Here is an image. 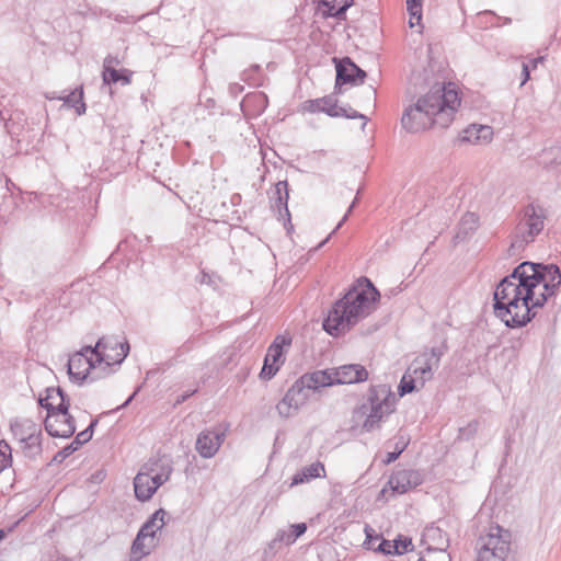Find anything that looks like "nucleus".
<instances>
[{
    "mask_svg": "<svg viewBox=\"0 0 561 561\" xmlns=\"http://www.w3.org/2000/svg\"><path fill=\"white\" fill-rule=\"evenodd\" d=\"M374 529L369 526H366L365 527V534H366V540H365V545L367 546L368 549H373L376 551V546H375V542L376 541H380V536L379 535H374Z\"/></svg>",
    "mask_w": 561,
    "mask_h": 561,
    "instance_id": "obj_41",
    "label": "nucleus"
},
{
    "mask_svg": "<svg viewBox=\"0 0 561 561\" xmlns=\"http://www.w3.org/2000/svg\"><path fill=\"white\" fill-rule=\"evenodd\" d=\"M165 516H167V512L163 508H159L141 526V528L139 529V533H142L148 538L152 539L154 537L156 533L158 530H160L164 526V524H165V520H164Z\"/></svg>",
    "mask_w": 561,
    "mask_h": 561,
    "instance_id": "obj_28",
    "label": "nucleus"
},
{
    "mask_svg": "<svg viewBox=\"0 0 561 561\" xmlns=\"http://www.w3.org/2000/svg\"><path fill=\"white\" fill-rule=\"evenodd\" d=\"M541 60H542V57H539V58L534 59V60H533V62H534V67H536V66H537V64H538L539 61H541Z\"/></svg>",
    "mask_w": 561,
    "mask_h": 561,
    "instance_id": "obj_49",
    "label": "nucleus"
},
{
    "mask_svg": "<svg viewBox=\"0 0 561 561\" xmlns=\"http://www.w3.org/2000/svg\"><path fill=\"white\" fill-rule=\"evenodd\" d=\"M59 100L64 101V105L68 107H73L78 115H82L85 113L87 106L83 102V90L82 88H77L65 96H59Z\"/></svg>",
    "mask_w": 561,
    "mask_h": 561,
    "instance_id": "obj_29",
    "label": "nucleus"
},
{
    "mask_svg": "<svg viewBox=\"0 0 561 561\" xmlns=\"http://www.w3.org/2000/svg\"><path fill=\"white\" fill-rule=\"evenodd\" d=\"M191 394H183L181 397V399L178 400V402H183L184 400H186V398H188Z\"/></svg>",
    "mask_w": 561,
    "mask_h": 561,
    "instance_id": "obj_48",
    "label": "nucleus"
},
{
    "mask_svg": "<svg viewBox=\"0 0 561 561\" xmlns=\"http://www.w3.org/2000/svg\"><path fill=\"white\" fill-rule=\"evenodd\" d=\"M378 290L365 278L337 300L323 321V329L333 336L350 331L375 309Z\"/></svg>",
    "mask_w": 561,
    "mask_h": 561,
    "instance_id": "obj_3",
    "label": "nucleus"
},
{
    "mask_svg": "<svg viewBox=\"0 0 561 561\" xmlns=\"http://www.w3.org/2000/svg\"><path fill=\"white\" fill-rule=\"evenodd\" d=\"M370 92L374 96L376 95V91L374 89H370Z\"/></svg>",
    "mask_w": 561,
    "mask_h": 561,
    "instance_id": "obj_51",
    "label": "nucleus"
},
{
    "mask_svg": "<svg viewBox=\"0 0 561 561\" xmlns=\"http://www.w3.org/2000/svg\"><path fill=\"white\" fill-rule=\"evenodd\" d=\"M159 486L160 484H158L156 479L145 470V466L142 465L134 479L136 497L142 502L148 501L152 497Z\"/></svg>",
    "mask_w": 561,
    "mask_h": 561,
    "instance_id": "obj_16",
    "label": "nucleus"
},
{
    "mask_svg": "<svg viewBox=\"0 0 561 561\" xmlns=\"http://www.w3.org/2000/svg\"><path fill=\"white\" fill-rule=\"evenodd\" d=\"M45 392V397L39 396L38 403L47 410V413H53L60 409L62 403H69L66 401L64 391L59 387L47 388Z\"/></svg>",
    "mask_w": 561,
    "mask_h": 561,
    "instance_id": "obj_26",
    "label": "nucleus"
},
{
    "mask_svg": "<svg viewBox=\"0 0 561 561\" xmlns=\"http://www.w3.org/2000/svg\"><path fill=\"white\" fill-rule=\"evenodd\" d=\"M299 380L311 393L321 387L332 386L334 383L333 370L331 373L318 370L311 374H305Z\"/></svg>",
    "mask_w": 561,
    "mask_h": 561,
    "instance_id": "obj_23",
    "label": "nucleus"
},
{
    "mask_svg": "<svg viewBox=\"0 0 561 561\" xmlns=\"http://www.w3.org/2000/svg\"><path fill=\"white\" fill-rule=\"evenodd\" d=\"M290 528H291V533L286 536L287 543L294 542L298 537L304 535L307 530V526L305 523L291 525Z\"/></svg>",
    "mask_w": 561,
    "mask_h": 561,
    "instance_id": "obj_40",
    "label": "nucleus"
},
{
    "mask_svg": "<svg viewBox=\"0 0 561 561\" xmlns=\"http://www.w3.org/2000/svg\"><path fill=\"white\" fill-rule=\"evenodd\" d=\"M479 217L474 213H466L460 220V228L456 234L457 239H466L478 228Z\"/></svg>",
    "mask_w": 561,
    "mask_h": 561,
    "instance_id": "obj_30",
    "label": "nucleus"
},
{
    "mask_svg": "<svg viewBox=\"0 0 561 561\" xmlns=\"http://www.w3.org/2000/svg\"><path fill=\"white\" fill-rule=\"evenodd\" d=\"M392 546L394 547L393 551L396 554H403L413 547L411 538L404 536H399L397 539L392 540Z\"/></svg>",
    "mask_w": 561,
    "mask_h": 561,
    "instance_id": "obj_38",
    "label": "nucleus"
},
{
    "mask_svg": "<svg viewBox=\"0 0 561 561\" xmlns=\"http://www.w3.org/2000/svg\"><path fill=\"white\" fill-rule=\"evenodd\" d=\"M333 378L334 383H356L365 381L368 378V373L359 364H348L334 369Z\"/></svg>",
    "mask_w": 561,
    "mask_h": 561,
    "instance_id": "obj_17",
    "label": "nucleus"
},
{
    "mask_svg": "<svg viewBox=\"0 0 561 561\" xmlns=\"http://www.w3.org/2000/svg\"><path fill=\"white\" fill-rule=\"evenodd\" d=\"M117 62V59L111 56L104 59L102 78L105 84L121 82L126 85L130 83L131 72L127 69L116 70L113 65Z\"/></svg>",
    "mask_w": 561,
    "mask_h": 561,
    "instance_id": "obj_20",
    "label": "nucleus"
},
{
    "mask_svg": "<svg viewBox=\"0 0 561 561\" xmlns=\"http://www.w3.org/2000/svg\"><path fill=\"white\" fill-rule=\"evenodd\" d=\"M135 394H136V392H134V393H133V394H131V396H130V397H129V398H128V399H127V400L122 404V407H121V408L126 407V405H127V404L133 400V398L135 397Z\"/></svg>",
    "mask_w": 561,
    "mask_h": 561,
    "instance_id": "obj_47",
    "label": "nucleus"
},
{
    "mask_svg": "<svg viewBox=\"0 0 561 561\" xmlns=\"http://www.w3.org/2000/svg\"><path fill=\"white\" fill-rule=\"evenodd\" d=\"M423 482V476L414 469H399L393 471L388 480V485L392 491L403 494L409 490L416 488Z\"/></svg>",
    "mask_w": 561,
    "mask_h": 561,
    "instance_id": "obj_13",
    "label": "nucleus"
},
{
    "mask_svg": "<svg viewBox=\"0 0 561 561\" xmlns=\"http://www.w3.org/2000/svg\"><path fill=\"white\" fill-rule=\"evenodd\" d=\"M146 538H148L146 535L138 531L136 538L133 541L130 551H131V556H133L134 560H136V561L140 560L142 557H145L149 553V550L147 549V547L145 545Z\"/></svg>",
    "mask_w": 561,
    "mask_h": 561,
    "instance_id": "obj_35",
    "label": "nucleus"
},
{
    "mask_svg": "<svg viewBox=\"0 0 561 561\" xmlns=\"http://www.w3.org/2000/svg\"><path fill=\"white\" fill-rule=\"evenodd\" d=\"M393 550H394V547L392 546V541L383 539L380 536V541L376 548V551L382 552L383 554L392 556V554H396Z\"/></svg>",
    "mask_w": 561,
    "mask_h": 561,
    "instance_id": "obj_42",
    "label": "nucleus"
},
{
    "mask_svg": "<svg viewBox=\"0 0 561 561\" xmlns=\"http://www.w3.org/2000/svg\"><path fill=\"white\" fill-rule=\"evenodd\" d=\"M299 407L295 405L293 396L287 390L284 398L277 403L276 410L282 417L288 419L298 413Z\"/></svg>",
    "mask_w": 561,
    "mask_h": 561,
    "instance_id": "obj_31",
    "label": "nucleus"
},
{
    "mask_svg": "<svg viewBox=\"0 0 561 561\" xmlns=\"http://www.w3.org/2000/svg\"><path fill=\"white\" fill-rule=\"evenodd\" d=\"M396 398L386 385L373 386L368 390L367 402L359 408L365 415L363 430L371 432L380 427V423L394 410Z\"/></svg>",
    "mask_w": 561,
    "mask_h": 561,
    "instance_id": "obj_5",
    "label": "nucleus"
},
{
    "mask_svg": "<svg viewBox=\"0 0 561 561\" xmlns=\"http://www.w3.org/2000/svg\"><path fill=\"white\" fill-rule=\"evenodd\" d=\"M288 183L287 181H278L275 184L273 196L271 197V207L274 211L278 213L279 219H287L289 221L290 214L288 210Z\"/></svg>",
    "mask_w": 561,
    "mask_h": 561,
    "instance_id": "obj_18",
    "label": "nucleus"
},
{
    "mask_svg": "<svg viewBox=\"0 0 561 561\" xmlns=\"http://www.w3.org/2000/svg\"><path fill=\"white\" fill-rule=\"evenodd\" d=\"M11 530L12 528H9L8 531L4 529H0V541L3 540L7 537L8 533H10Z\"/></svg>",
    "mask_w": 561,
    "mask_h": 561,
    "instance_id": "obj_46",
    "label": "nucleus"
},
{
    "mask_svg": "<svg viewBox=\"0 0 561 561\" xmlns=\"http://www.w3.org/2000/svg\"><path fill=\"white\" fill-rule=\"evenodd\" d=\"M492 136V127L488 125H471L462 131L460 141L470 142L473 145L488 144L491 141Z\"/></svg>",
    "mask_w": 561,
    "mask_h": 561,
    "instance_id": "obj_22",
    "label": "nucleus"
},
{
    "mask_svg": "<svg viewBox=\"0 0 561 561\" xmlns=\"http://www.w3.org/2000/svg\"><path fill=\"white\" fill-rule=\"evenodd\" d=\"M225 434L211 431L202 432L196 439V450L203 458L216 455L224 442Z\"/></svg>",
    "mask_w": 561,
    "mask_h": 561,
    "instance_id": "obj_15",
    "label": "nucleus"
},
{
    "mask_svg": "<svg viewBox=\"0 0 561 561\" xmlns=\"http://www.w3.org/2000/svg\"><path fill=\"white\" fill-rule=\"evenodd\" d=\"M291 339L289 336L278 335L274 342L268 346L267 353L264 358V364L260 373L263 379H271L276 375L280 365L284 363L283 348L289 346Z\"/></svg>",
    "mask_w": 561,
    "mask_h": 561,
    "instance_id": "obj_12",
    "label": "nucleus"
},
{
    "mask_svg": "<svg viewBox=\"0 0 561 561\" xmlns=\"http://www.w3.org/2000/svg\"><path fill=\"white\" fill-rule=\"evenodd\" d=\"M419 561H426V560H425V559H423V558H420V559H419Z\"/></svg>",
    "mask_w": 561,
    "mask_h": 561,
    "instance_id": "obj_52",
    "label": "nucleus"
},
{
    "mask_svg": "<svg viewBox=\"0 0 561 561\" xmlns=\"http://www.w3.org/2000/svg\"><path fill=\"white\" fill-rule=\"evenodd\" d=\"M325 477L324 465L320 461H316L307 467H304L297 472L291 480V486L301 483L310 482L313 479Z\"/></svg>",
    "mask_w": 561,
    "mask_h": 561,
    "instance_id": "obj_24",
    "label": "nucleus"
},
{
    "mask_svg": "<svg viewBox=\"0 0 561 561\" xmlns=\"http://www.w3.org/2000/svg\"><path fill=\"white\" fill-rule=\"evenodd\" d=\"M443 354V348L432 347L415 357L401 379L400 396L422 389L439 367Z\"/></svg>",
    "mask_w": 561,
    "mask_h": 561,
    "instance_id": "obj_4",
    "label": "nucleus"
},
{
    "mask_svg": "<svg viewBox=\"0 0 561 561\" xmlns=\"http://www.w3.org/2000/svg\"><path fill=\"white\" fill-rule=\"evenodd\" d=\"M478 426V422L473 421L470 422L467 427L460 428L461 438L469 439L470 437H472L477 433Z\"/></svg>",
    "mask_w": 561,
    "mask_h": 561,
    "instance_id": "obj_43",
    "label": "nucleus"
},
{
    "mask_svg": "<svg viewBox=\"0 0 561 561\" xmlns=\"http://www.w3.org/2000/svg\"><path fill=\"white\" fill-rule=\"evenodd\" d=\"M511 22H512V20H511L510 18H506V19L504 20V23H505V24H510Z\"/></svg>",
    "mask_w": 561,
    "mask_h": 561,
    "instance_id": "obj_50",
    "label": "nucleus"
},
{
    "mask_svg": "<svg viewBox=\"0 0 561 561\" xmlns=\"http://www.w3.org/2000/svg\"><path fill=\"white\" fill-rule=\"evenodd\" d=\"M10 428L13 436L20 443L25 440L32 433H35L38 426L30 419H14L10 423Z\"/></svg>",
    "mask_w": 561,
    "mask_h": 561,
    "instance_id": "obj_27",
    "label": "nucleus"
},
{
    "mask_svg": "<svg viewBox=\"0 0 561 561\" xmlns=\"http://www.w3.org/2000/svg\"><path fill=\"white\" fill-rule=\"evenodd\" d=\"M546 218L547 211L540 205L531 203L525 206L508 249L511 255L535 241L545 228Z\"/></svg>",
    "mask_w": 561,
    "mask_h": 561,
    "instance_id": "obj_6",
    "label": "nucleus"
},
{
    "mask_svg": "<svg viewBox=\"0 0 561 561\" xmlns=\"http://www.w3.org/2000/svg\"><path fill=\"white\" fill-rule=\"evenodd\" d=\"M402 451H403V448L399 449L398 451L389 453V454L387 455V460H386V462H387V463H390V462L394 461V460L399 457V455H400Z\"/></svg>",
    "mask_w": 561,
    "mask_h": 561,
    "instance_id": "obj_44",
    "label": "nucleus"
},
{
    "mask_svg": "<svg viewBox=\"0 0 561 561\" xmlns=\"http://www.w3.org/2000/svg\"><path fill=\"white\" fill-rule=\"evenodd\" d=\"M299 407L295 405L293 396L287 390L284 398L277 403L276 410L282 417L288 419L298 413Z\"/></svg>",
    "mask_w": 561,
    "mask_h": 561,
    "instance_id": "obj_32",
    "label": "nucleus"
},
{
    "mask_svg": "<svg viewBox=\"0 0 561 561\" xmlns=\"http://www.w3.org/2000/svg\"><path fill=\"white\" fill-rule=\"evenodd\" d=\"M523 76H524V79L522 81V85L526 83V81L529 79V70H528V66L526 64H523Z\"/></svg>",
    "mask_w": 561,
    "mask_h": 561,
    "instance_id": "obj_45",
    "label": "nucleus"
},
{
    "mask_svg": "<svg viewBox=\"0 0 561 561\" xmlns=\"http://www.w3.org/2000/svg\"><path fill=\"white\" fill-rule=\"evenodd\" d=\"M99 366L104 364L103 369L110 373L112 365H121L129 353L127 340L121 341L117 336H102L92 347Z\"/></svg>",
    "mask_w": 561,
    "mask_h": 561,
    "instance_id": "obj_8",
    "label": "nucleus"
},
{
    "mask_svg": "<svg viewBox=\"0 0 561 561\" xmlns=\"http://www.w3.org/2000/svg\"><path fill=\"white\" fill-rule=\"evenodd\" d=\"M365 78L366 72L357 67L348 57L336 65V87L345 83H356L357 80H359V83H363Z\"/></svg>",
    "mask_w": 561,
    "mask_h": 561,
    "instance_id": "obj_14",
    "label": "nucleus"
},
{
    "mask_svg": "<svg viewBox=\"0 0 561 561\" xmlns=\"http://www.w3.org/2000/svg\"><path fill=\"white\" fill-rule=\"evenodd\" d=\"M144 466L160 485L170 479L173 471L171 461L167 458H150Z\"/></svg>",
    "mask_w": 561,
    "mask_h": 561,
    "instance_id": "obj_21",
    "label": "nucleus"
},
{
    "mask_svg": "<svg viewBox=\"0 0 561 561\" xmlns=\"http://www.w3.org/2000/svg\"><path fill=\"white\" fill-rule=\"evenodd\" d=\"M512 534L499 526H490L476 543V561H506L511 552Z\"/></svg>",
    "mask_w": 561,
    "mask_h": 561,
    "instance_id": "obj_7",
    "label": "nucleus"
},
{
    "mask_svg": "<svg viewBox=\"0 0 561 561\" xmlns=\"http://www.w3.org/2000/svg\"><path fill=\"white\" fill-rule=\"evenodd\" d=\"M561 284L557 265L525 261L505 276L494 291V313L510 328L527 324L534 308L542 307Z\"/></svg>",
    "mask_w": 561,
    "mask_h": 561,
    "instance_id": "obj_1",
    "label": "nucleus"
},
{
    "mask_svg": "<svg viewBox=\"0 0 561 561\" xmlns=\"http://www.w3.org/2000/svg\"><path fill=\"white\" fill-rule=\"evenodd\" d=\"M290 394L293 396V399L295 400V405L301 408L304 407L309 398H310V391L305 387V385L300 383V380H296L293 386L288 389Z\"/></svg>",
    "mask_w": 561,
    "mask_h": 561,
    "instance_id": "obj_34",
    "label": "nucleus"
},
{
    "mask_svg": "<svg viewBox=\"0 0 561 561\" xmlns=\"http://www.w3.org/2000/svg\"><path fill=\"white\" fill-rule=\"evenodd\" d=\"M98 424V420H93L90 425L82 432L78 433L75 440L59 450L53 458L56 463H61L67 457L75 453L80 446L88 443L93 435V428Z\"/></svg>",
    "mask_w": 561,
    "mask_h": 561,
    "instance_id": "obj_19",
    "label": "nucleus"
},
{
    "mask_svg": "<svg viewBox=\"0 0 561 561\" xmlns=\"http://www.w3.org/2000/svg\"><path fill=\"white\" fill-rule=\"evenodd\" d=\"M421 0H407L408 11L410 13V27L419 24L422 18Z\"/></svg>",
    "mask_w": 561,
    "mask_h": 561,
    "instance_id": "obj_37",
    "label": "nucleus"
},
{
    "mask_svg": "<svg viewBox=\"0 0 561 561\" xmlns=\"http://www.w3.org/2000/svg\"><path fill=\"white\" fill-rule=\"evenodd\" d=\"M99 366L92 346H84L80 352L75 353L68 360L69 377L78 382L85 380L91 369Z\"/></svg>",
    "mask_w": 561,
    "mask_h": 561,
    "instance_id": "obj_11",
    "label": "nucleus"
},
{
    "mask_svg": "<svg viewBox=\"0 0 561 561\" xmlns=\"http://www.w3.org/2000/svg\"><path fill=\"white\" fill-rule=\"evenodd\" d=\"M426 542L430 545V549L445 552L449 545V539L439 527L430 526L426 527L423 534Z\"/></svg>",
    "mask_w": 561,
    "mask_h": 561,
    "instance_id": "obj_25",
    "label": "nucleus"
},
{
    "mask_svg": "<svg viewBox=\"0 0 561 561\" xmlns=\"http://www.w3.org/2000/svg\"><path fill=\"white\" fill-rule=\"evenodd\" d=\"M350 3L345 2L343 5L336 8L329 0H320L319 9L323 11L324 14L329 16H341L345 13Z\"/></svg>",
    "mask_w": 561,
    "mask_h": 561,
    "instance_id": "obj_36",
    "label": "nucleus"
},
{
    "mask_svg": "<svg viewBox=\"0 0 561 561\" xmlns=\"http://www.w3.org/2000/svg\"><path fill=\"white\" fill-rule=\"evenodd\" d=\"M460 104L451 83L434 84L416 103L408 106L401 117L402 128L408 133H420L433 125L449 126Z\"/></svg>",
    "mask_w": 561,
    "mask_h": 561,
    "instance_id": "obj_2",
    "label": "nucleus"
},
{
    "mask_svg": "<svg viewBox=\"0 0 561 561\" xmlns=\"http://www.w3.org/2000/svg\"><path fill=\"white\" fill-rule=\"evenodd\" d=\"M304 108L310 113L323 112L332 117L344 116L352 119L360 118L364 121L363 126H365L368 121L367 116L354 111L352 107L345 108L337 106V100L333 95L309 100L305 102Z\"/></svg>",
    "mask_w": 561,
    "mask_h": 561,
    "instance_id": "obj_9",
    "label": "nucleus"
},
{
    "mask_svg": "<svg viewBox=\"0 0 561 561\" xmlns=\"http://www.w3.org/2000/svg\"><path fill=\"white\" fill-rule=\"evenodd\" d=\"M356 201H357L356 198L353 201V203L348 207L346 214L341 219V221L336 225V227L333 229V231L322 242H320L316 248H313L312 251H317L320 248H322L329 241V239L342 227V225L347 220L348 215L352 213V210L356 204Z\"/></svg>",
    "mask_w": 561,
    "mask_h": 561,
    "instance_id": "obj_39",
    "label": "nucleus"
},
{
    "mask_svg": "<svg viewBox=\"0 0 561 561\" xmlns=\"http://www.w3.org/2000/svg\"><path fill=\"white\" fill-rule=\"evenodd\" d=\"M21 447L26 456L35 457L37 456L41 448V430L37 428L35 433H32L23 442H20Z\"/></svg>",
    "mask_w": 561,
    "mask_h": 561,
    "instance_id": "obj_33",
    "label": "nucleus"
},
{
    "mask_svg": "<svg viewBox=\"0 0 561 561\" xmlns=\"http://www.w3.org/2000/svg\"><path fill=\"white\" fill-rule=\"evenodd\" d=\"M69 407V403H62L60 409L47 413L45 430L50 436L68 438L73 435L76 425L73 417L68 412Z\"/></svg>",
    "mask_w": 561,
    "mask_h": 561,
    "instance_id": "obj_10",
    "label": "nucleus"
}]
</instances>
